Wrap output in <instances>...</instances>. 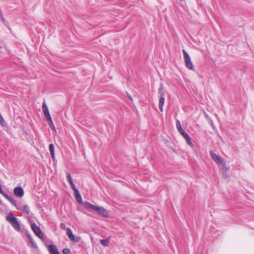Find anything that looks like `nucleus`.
Listing matches in <instances>:
<instances>
[{
    "label": "nucleus",
    "instance_id": "f257e3e1",
    "mask_svg": "<svg viewBox=\"0 0 254 254\" xmlns=\"http://www.w3.org/2000/svg\"><path fill=\"white\" fill-rule=\"evenodd\" d=\"M86 208L88 209H91L92 210L95 211L98 214L103 217L107 218L109 216L107 210L103 207H99L97 205L90 204L89 202H87Z\"/></svg>",
    "mask_w": 254,
    "mask_h": 254
},
{
    "label": "nucleus",
    "instance_id": "f03ea898",
    "mask_svg": "<svg viewBox=\"0 0 254 254\" xmlns=\"http://www.w3.org/2000/svg\"><path fill=\"white\" fill-rule=\"evenodd\" d=\"M6 220L10 223L13 228L17 231L20 230V224L17 219L12 212H10L6 217Z\"/></svg>",
    "mask_w": 254,
    "mask_h": 254
},
{
    "label": "nucleus",
    "instance_id": "7ed1b4c3",
    "mask_svg": "<svg viewBox=\"0 0 254 254\" xmlns=\"http://www.w3.org/2000/svg\"><path fill=\"white\" fill-rule=\"evenodd\" d=\"M176 127L180 134L186 139L188 144L191 146H193V145L191 141L190 138L182 128L181 123L179 120H177L176 121Z\"/></svg>",
    "mask_w": 254,
    "mask_h": 254
},
{
    "label": "nucleus",
    "instance_id": "20e7f679",
    "mask_svg": "<svg viewBox=\"0 0 254 254\" xmlns=\"http://www.w3.org/2000/svg\"><path fill=\"white\" fill-rule=\"evenodd\" d=\"M183 53L184 55L186 67L189 69L194 70V66H193L191 61L189 55L185 50H183Z\"/></svg>",
    "mask_w": 254,
    "mask_h": 254
},
{
    "label": "nucleus",
    "instance_id": "39448f33",
    "mask_svg": "<svg viewBox=\"0 0 254 254\" xmlns=\"http://www.w3.org/2000/svg\"><path fill=\"white\" fill-rule=\"evenodd\" d=\"M31 227L37 237L41 239L44 238L43 233L41 230L40 227H39L35 223H33L31 224Z\"/></svg>",
    "mask_w": 254,
    "mask_h": 254
},
{
    "label": "nucleus",
    "instance_id": "423d86ee",
    "mask_svg": "<svg viewBox=\"0 0 254 254\" xmlns=\"http://www.w3.org/2000/svg\"><path fill=\"white\" fill-rule=\"evenodd\" d=\"M210 155L214 161L218 164H225L224 161L219 155H217L212 151H210Z\"/></svg>",
    "mask_w": 254,
    "mask_h": 254
},
{
    "label": "nucleus",
    "instance_id": "0eeeda50",
    "mask_svg": "<svg viewBox=\"0 0 254 254\" xmlns=\"http://www.w3.org/2000/svg\"><path fill=\"white\" fill-rule=\"evenodd\" d=\"M13 192L16 196L21 197L24 195V190L21 187H17L14 188Z\"/></svg>",
    "mask_w": 254,
    "mask_h": 254
},
{
    "label": "nucleus",
    "instance_id": "6e6552de",
    "mask_svg": "<svg viewBox=\"0 0 254 254\" xmlns=\"http://www.w3.org/2000/svg\"><path fill=\"white\" fill-rule=\"evenodd\" d=\"M42 109L43 111L44 114L47 120H51V116L48 108L47 106L46 105L45 102H44L42 105Z\"/></svg>",
    "mask_w": 254,
    "mask_h": 254
},
{
    "label": "nucleus",
    "instance_id": "1a4fd4ad",
    "mask_svg": "<svg viewBox=\"0 0 254 254\" xmlns=\"http://www.w3.org/2000/svg\"><path fill=\"white\" fill-rule=\"evenodd\" d=\"M50 254H60V253L56 247L54 245H50L48 247Z\"/></svg>",
    "mask_w": 254,
    "mask_h": 254
},
{
    "label": "nucleus",
    "instance_id": "9d476101",
    "mask_svg": "<svg viewBox=\"0 0 254 254\" xmlns=\"http://www.w3.org/2000/svg\"><path fill=\"white\" fill-rule=\"evenodd\" d=\"M49 151L51 155L52 158L53 160L55 159L54 145L53 143H51L49 145Z\"/></svg>",
    "mask_w": 254,
    "mask_h": 254
},
{
    "label": "nucleus",
    "instance_id": "9b49d317",
    "mask_svg": "<svg viewBox=\"0 0 254 254\" xmlns=\"http://www.w3.org/2000/svg\"><path fill=\"white\" fill-rule=\"evenodd\" d=\"M66 234L71 241L74 240V236L69 228L66 229Z\"/></svg>",
    "mask_w": 254,
    "mask_h": 254
},
{
    "label": "nucleus",
    "instance_id": "f8f14e48",
    "mask_svg": "<svg viewBox=\"0 0 254 254\" xmlns=\"http://www.w3.org/2000/svg\"><path fill=\"white\" fill-rule=\"evenodd\" d=\"M165 97L164 96H160L159 98V108L161 112L163 111V107L164 104Z\"/></svg>",
    "mask_w": 254,
    "mask_h": 254
},
{
    "label": "nucleus",
    "instance_id": "ddd939ff",
    "mask_svg": "<svg viewBox=\"0 0 254 254\" xmlns=\"http://www.w3.org/2000/svg\"><path fill=\"white\" fill-rule=\"evenodd\" d=\"M74 194H75V198H76V201L79 203H82V197L80 194V192L78 190L74 191Z\"/></svg>",
    "mask_w": 254,
    "mask_h": 254
},
{
    "label": "nucleus",
    "instance_id": "4468645a",
    "mask_svg": "<svg viewBox=\"0 0 254 254\" xmlns=\"http://www.w3.org/2000/svg\"><path fill=\"white\" fill-rule=\"evenodd\" d=\"M22 211L23 213L26 215H29L30 212V208L27 205H25L23 206Z\"/></svg>",
    "mask_w": 254,
    "mask_h": 254
},
{
    "label": "nucleus",
    "instance_id": "2eb2a0df",
    "mask_svg": "<svg viewBox=\"0 0 254 254\" xmlns=\"http://www.w3.org/2000/svg\"><path fill=\"white\" fill-rule=\"evenodd\" d=\"M100 243L104 247H107L110 242V238H108L106 239H101L100 240Z\"/></svg>",
    "mask_w": 254,
    "mask_h": 254
},
{
    "label": "nucleus",
    "instance_id": "dca6fc26",
    "mask_svg": "<svg viewBox=\"0 0 254 254\" xmlns=\"http://www.w3.org/2000/svg\"><path fill=\"white\" fill-rule=\"evenodd\" d=\"M164 87L162 85H161L160 88L158 89V93L160 94V96H164L165 93L164 92Z\"/></svg>",
    "mask_w": 254,
    "mask_h": 254
},
{
    "label": "nucleus",
    "instance_id": "f3484780",
    "mask_svg": "<svg viewBox=\"0 0 254 254\" xmlns=\"http://www.w3.org/2000/svg\"><path fill=\"white\" fill-rule=\"evenodd\" d=\"M8 200L14 206H16V201L11 196Z\"/></svg>",
    "mask_w": 254,
    "mask_h": 254
},
{
    "label": "nucleus",
    "instance_id": "a211bd4d",
    "mask_svg": "<svg viewBox=\"0 0 254 254\" xmlns=\"http://www.w3.org/2000/svg\"><path fill=\"white\" fill-rule=\"evenodd\" d=\"M69 183H70V186H71V187L72 188V189L74 190V191H75L77 190H78L76 188V186L74 184L73 182V181H69Z\"/></svg>",
    "mask_w": 254,
    "mask_h": 254
},
{
    "label": "nucleus",
    "instance_id": "6ab92c4d",
    "mask_svg": "<svg viewBox=\"0 0 254 254\" xmlns=\"http://www.w3.org/2000/svg\"><path fill=\"white\" fill-rule=\"evenodd\" d=\"M49 122V125L50 127H52L54 130H55V127L54 125V124L52 122V118L51 117V120H48Z\"/></svg>",
    "mask_w": 254,
    "mask_h": 254
},
{
    "label": "nucleus",
    "instance_id": "aec40b11",
    "mask_svg": "<svg viewBox=\"0 0 254 254\" xmlns=\"http://www.w3.org/2000/svg\"><path fill=\"white\" fill-rule=\"evenodd\" d=\"M70 252V251L69 249L65 248L63 250V253L64 254H69Z\"/></svg>",
    "mask_w": 254,
    "mask_h": 254
},
{
    "label": "nucleus",
    "instance_id": "412c9836",
    "mask_svg": "<svg viewBox=\"0 0 254 254\" xmlns=\"http://www.w3.org/2000/svg\"><path fill=\"white\" fill-rule=\"evenodd\" d=\"M66 175H67V179L68 180V182L71 181L72 180V177H71V176L70 175V174L69 173L67 172L66 173Z\"/></svg>",
    "mask_w": 254,
    "mask_h": 254
},
{
    "label": "nucleus",
    "instance_id": "4be33fe9",
    "mask_svg": "<svg viewBox=\"0 0 254 254\" xmlns=\"http://www.w3.org/2000/svg\"><path fill=\"white\" fill-rule=\"evenodd\" d=\"M30 242L31 243V244H32V245L35 248H37V245L35 243V242L34 241V240L31 238H30Z\"/></svg>",
    "mask_w": 254,
    "mask_h": 254
},
{
    "label": "nucleus",
    "instance_id": "5701e85b",
    "mask_svg": "<svg viewBox=\"0 0 254 254\" xmlns=\"http://www.w3.org/2000/svg\"><path fill=\"white\" fill-rule=\"evenodd\" d=\"M80 240V237H76V238L74 237V241H72V242H77L79 241Z\"/></svg>",
    "mask_w": 254,
    "mask_h": 254
},
{
    "label": "nucleus",
    "instance_id": "b1692460",
    "mask_svg": "<svg viewBox=\"0 0 254 254\" xmlns=\"http://www.w3.org/2000/svg\"><path fill=\"white\" fill-rule=\"evenodd\" d=\"M60 228L62 229H64L65 228V225L64 223H61L60 224Z\"/></svg>",
    "mask_w": 254,
    "mask_h": 254
},
{
    "label": "nucleus",
    "instance_id": "393cba45",
    "mask_svg": "<svg viewBox=\"0 0 254 254\" xmlns=\"http://www.w3.org/2000/svg\"><path fill=\"white\" fill-rule=\"evenodd\" d=\"M127 97H128V98L129 99V100H130V101H132L133 100L132 97L131 95H129L128 93H127Z\"/></svg>",
    "mask_w": 254,
    "mask_h": 254
},
{
    "label": "nucleus",
    "instance_id": "a878e982",
    "mask_svg": "<svg viewBox=\"0 0 254 254\" xmlns=\"http://www.w3.org/2000/svg\"><path fill=\"white\" fill-rule=\"evenodd\" d=\"M0 19H1V20L4 22V23H5V22H7V21H6V20L3 17V16L2 15V17H0Z\"/></svg>",
    "mask_w": 254,
    "mask_h": 254
},
{
    "label": "nucleus",
    "instance_id": "bb28decb",
    "mask_svg": "<svg viewBox=\"0 0 254 254\" xmlns=\"http://www.w3.org/2000/svg\"><path fill=\"white\" fill-rule=\"evenodd\" d=\"M1 203V201L0 200V204Z\"/></svg>",
    "mask_w": 254,
    "mask_h": 254
}]
</instances>
